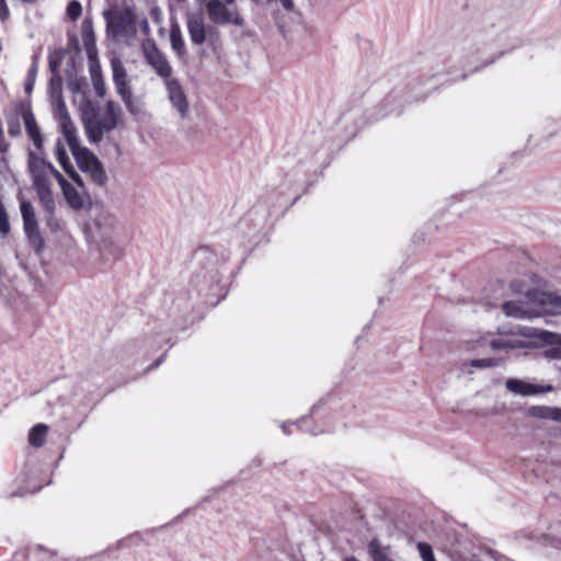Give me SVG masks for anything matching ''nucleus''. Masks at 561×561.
Segmentation results:
<instances>
[{
	"label": "nucleus",
	"instance_id": "nucleus-17",
	"mask_svg": "<svg viewBox=\"0 0 561 561\" xmlns=\"http://www.w3.org/2000/svg\"><path fill=\"white\" fill-rule=\"evenodd\" d=\"M66 141L62 139H58L56 141L55 146V157L64 171L67 173L68 176H73L75 179L78 178V172L73 168L72 163L70 162V159L68 157L67 150H66Z\"/></svg>",
	"mask_w": 561,
	"mask_h": 561
},
{
	"label": "nucleus",
	"instance_id": "nucleus-10",
	"mask_svg": "<svg viewBox=\"0 0 561 561\" xmlns=\"http://www.w3.org/2000/svg\"><path fill=\"white\" fill-rule=\"evenodd\" d=\"M506 389L517 396L529 397L552 391L551 386L535 385L522 379L511 378L505 382Z\"/></svg>",
	"mask_w": 561,
	"mask_h": 561
},
{
	"label": "nucleus",
	"instance_id": "nucleus-11",
	"mask_svg": "<svg viewBox=\"0 0 561 561\" xmlns=\"http://www.w3.org/2000/svg\"><path fill=\"white\" fill-rule=\"evenodd\" d=\"M25 233L33 241H39V230L35 210L30 202L23 201L20 205Z\"/></svg>",
	"mask_w": 561,
	"mask_h": 561
},
{
	"label": "nucleus",
	"instance_id": "nucleus-29",
	"mask_svg": "<svg viewBox=\"0 0 561 561\" xmlns=\"http://www.w3.org/2000/svg\"><path fill=\"white\" fill-rule=\"evenodd\" d=\"M23 1H24V2H26V3H34V2H36L37 0H23Z\"/></svg>",
	"mask_w": 561,
	"mask_h": 561
},
{
	"label": "nucleus",
	"instance_id": "nucleus-15",
	"mask_svg": "<svg viewBox=\"0 0 561 561\" xmlns=\"http://www.w3.org/2000/svg\"><path fill=\"white\" fill-rule=\"evenodd\" d=\"M501 365V360L493 357L474 358L462 363L461 371L467 375H473L476 370L491 369Z\"/></svg>",
	"mask_w": 561,
	"mask_h": 561
},
{
	"label": "nucleus",
	"instance_id": "nucleus-22",
	"mask_svg": "<svg viewBox=\"0 0 561 561\" xmlns=\"http://www.w3.org/2000/svg\"><path fill=\"white\" fill-rule=\"evenodd\" d=\"M48 433V426L45 424H38L34 426L28 434V443L34 447H41L45 440Z\"/></svg>",
	"mask_w": 561,
	"mask_h": 561
},
{
	"label": "nucleus",
	"instance_id": "nucleus-12",
	"mask_svg": "<svg viewBox=\"0 0 561 561\" xmlns=\"http://www.w3.org/2000/svg\"><path fill=\"white\" fill-rule=\"evenodd\" d=\"M504 313L512 318H533L535 316V305H533V296L527 302L508 301L502 306Z\"/></svg>",
	"mask_w": 561,
	"mask_h": 561
},
{
	"label": "nucleus",
	"instance_id": "nucleus-4",
	"mask_svg": "<svg viewBox=\"0 0 561 561\" xmlns=\"http://www.w3.org/2000/svg\"><path fill=\"white\" fill-rule=\"evenodd\" d=\"M208 18L211 22L219 25L232 24L241 26L243 18L237 10L229 9L227 3L220 0H209L207 5Z\"/></svg>",
	"mask_w": 561,
	"mask_h": 561
},
{
	"label": "nucleus",
	"instance_id": "nucleus-25",
	"mask_svg": "<svg viewBox=\"0 0 561 561\" xmlns=\"http://www.w3.org/2000/svg\"><path fill=\"white\" fill-rule=\"evenodd\" d=\"M483 345H484V337L470 339L463 343L465 350L469 351V352H476Z\"/></svg>",
	"mask_w": 561,
	"mask_h": 561
},
{
	"label": "nucleus",
	"instance_id": "nucleus-20",
	"mask_svg": "<svg viewBox=\"0 0 561 561\" xmlns=\"http://www.w3.org/2000/svg\"><path fill=\"white\" fill-rule=\"evenodd\" d=\"M170 43L172 49L176 53L179 57H183L185 55V42L181 32V27L175 22L171 24Z\"/></svg>",
	"mask_w": 561,
	"mask_h": 561
},
{
	"label": "nucleus",
	"instance_id": "nucleus-5",
	"mask_svg": "<svg viewBox=\"0 0 561 561\" xmlns=\"http://www.w3.org/2000/svg\"><path fill=\"white\" fill-rule=\"evenodd\" d=\"M71 181L66 180L64 176L59 179V186L62 192L64 198L69 207L80 209L85 203V192L81 176H69Z\"/></svg>",
	"mask_w": 561,
	"mask_h": 561
},
{
	"label": "nucleus",
	"instance_id": "nucleus-2",
	"mask_svg": "<svg viewBox=\"0 0 561 561\" xmlns=\"http://www.w3.org/2000/svg\"><path fill=\"white\" fill-rule=\"evenodd\" d=\"M28 172L31 174L33 186L43 207L51 211L55 209V197L53 193L54 182H59L62 176L55 167L42 159L39 156L30 152Z\"/></svg>",
	"mask_w": 561,
	"mask_h": 561
},
{
	"label": "nucleus",
	"instance_id": "nucleus-27",
	"mask_svg": "<svg viewBox=\"0 0 561 561\" xmlns=\"http://www.w3.org/2000/svg\"><path fill=\"white\" fill-rule=\"evenodd\" d=\"M53 211L54 210L49 211L50 215L47 219V226L49 227V229L51 231H59V230H61L62 225H61V221L53 215Z\"/></svg>",
	"mask_w": 561,
	"mask_h": 561
},
{
	"label": "nucleus",
	"instance_id": "nucleus-8",
	"mask_svg": "<svg viewBox=\"0 0 561 561\" xmlns=\"http://www.w3.org/2000/svg\"><path fill=\"white\" fill-rule=\"evenodd\" d=\"M142 50L147 62L154 69L158 76L164 79H171L172 68L165 57L157 49V47L147 42L142 45Z\"/></svg>",
	"mask_w": 561,
	"mask_h": 561
},
{
	"label": "nucleus",
	"instance_id": "nucleus-1",
	"mask_svg": "<svg viewBox=\"0 0 561 561\" xmlns=\"http://www.w3.org/2000/svg\"><path fill=\"white\" fill-rule=\"evenodd\" d=\"M489 345L494 353L505 354L517 350L550 346L545 353L546 356L550 358H561L560 337L548 331L534 328H524L517 332L500 334L491 339Z\"/></svg>",
	"mask_w": 561,
	"mask_h": 561
},
{
	"label": "nucleus",
	"instance_id": "nucleus-24",
	"mask_svg": "<svg viewBox=\"0 0 561 561\" xmlns=\"http://www.w3.org/2000/svg\"><path fill=\"white\" fill-rule=\"evenodd\" d=\"M417 551L420 553L422 561H436L435 557H434L433 549L430 545H427L425 542H419Z\"/></svg>",
	"mask_w": 561,
	"mask_h": 561
},
{
	"label": "nucleus",
	"instance_id": "nucleus-31",
	"mask_svg": "<svg viewBox=\"0 0 561 561\" xmlns=\"http://www.w3.org/2000/svg\"><path fill=\"white\" fill-rule=\"evenodd\" d=\"M10 134L14 135L15 134V128H10Z\"/></svg>",
	"mask_w": 561,
	"mask_h": 561
},
{
	"label": "nucleus",
	"instance_id": "nucleus-23",
	"mask_svg": "<svg viewBox=\"0 0 561 561\" xmlns=\"http://www.w3.org/2000/svg\"><path fill=\"white\" fill-rule=\"evenodd\" d=\"M113 126H114V124H111V125L105 126V127H95L93 125V123L90 122V123H88L85 125V130H87L88 138L92 142H98V141L101 140L104 129L108 130Z\"/></svg>",
	"mask_w": 561,
	"mask_h": 561
},
{
	"label": "nucleus",
	"instance_id": "nucleus-21",
	"mask_svg": "<svg viewBox=\"0 0 561 561\" xmlns=\"http://www.w3.org/2000/svg\"><path fill=\"white\" fill-rule=\"evenodd\" d=\"M23 119H24L25 128H26L28 136L33 140L34 145L37 148H41L42 136H41L39 129L36 125L35 118L33 117V115L31 113H25L23 116Z\"/></svg>",
	"mask_w": 561,
	"mask_h": 561
},
{
	"label": "nucleus",
	"instance_id": "nucleus-26",
	"mask_svg": "<svg viewBox=\"0 0 561 561\" xmlns=\"http://www.w3.org/2000/svg\"><path fill=\"white\" fill-rule=\"evenodd\" d=\"M81 12H82V7H81L80 2L72 1L68 4L67 14L69 15V18L71 20H77L80 16Z\"/></svg>",
	"mask_w": 561,
	"mask_h": 561
},
{
	"label": "nucleus",
	"instance_id": "nucleus-33",
	"mask_svg": "<svg viewBox=\"0 0 561 561\" xmlns=\"http://www.w3.org/2000/svg\"><path fill=\"white\" fill-rule=\"evenodd\" d=\"M26 90L30 91L31 90V84H27L26 85Z\"/></svg>",
	"mask_w": 561,
	"mask_h": 561
},
{
	"label": "nucleus",
	"instance_id": "nucleus-3",
	"mask_svg": "<svg viewBox=\"0 0 561 561\" xmlns=\"http://www.w3.org/2000/svg\"><path fill=\"white\" fill-rule=\"evenodd\" d=\"M72 156L79 169L88 173L95 183L103 184L105 182L106 174L101 162L88 148H77V150L72 152Z\"/></svg>",
	"mask_w": 561,
	"mask_h": 561
},
{
	"label": "nucleus",
	"instance_id": "nucleus-32",
	"mask_svg": "<svg viewBox=\"0 0 561 561\" xmlns=\"http://www.w3.org/2000/svg\"><path fill=\"white\" fill-rule=\"evenodd\" d=\"M10 134L14 135L15 134V128H10Z\"/></svg>",
	"mask_w": 561,
	"mask_h": 561
},
{
	"label": "nucleus",
	"instance_id": "nucleus-28",
	"mask_svg": "<svg viewBox=\"0 0 561 561\" xmlns=\"http://www.w3.org/2000/svg\"><path fill=\"white\" fill-rule=\"evenodd\" d=\"M10 16V9L8 7L7 0H0V20L7 21Z\"/></svg>",
	"mask_w": 561,
	"mask_h": 561
},
{
	"label": "nucleus",
	"instance_id": "nucleus-7",
	"mask_svg": "<svg viewBox=\"0 0 561 561\" xmlns=\"http://www.w3.org/2000/svg\"><path fill=\"white\" fill-rule=\"evenodd\" d=\"M167 98L173 110L184 117L188 112V100L182 85L174 78L164 81Z\"/></svg>",
	"mask_w": 561,
	"mask_h": 561
},
{
	"label": "nucleus",
	"instance_id": "nucleus-18",
	"mask_svg": "<svg viewBox=\"0 0 561 561\" xmlns=\"http://www.w3.org/2000/svg\"><path fill=\"white\" fill-rule=\"evenodd\" d=\"M527 414L535 419L561 422V409L559 408L534 405L528 409Z\"/></svg>",
	"mask_w": 561,
	"mask_h": 561
},
{
	"label": "nucleus",
	"instance_id": "nucleus-9",
	"mask_svg": "<svg viewBox=\"0 0 561 561\" xmlns=\"http://www.w3.org/2000/svg\"><path fill=\"white\" fill-rule=\"evenodd\" d=\"M533 305L536 317L561 313V297L552 293H535Z\"/></svg>",
	"mask_w": 561,
	"mask_h": 561
},
{
	"label": "nucleus",
	"instance_id": "nucleus-13",
	"mask_svg": "<svg viewBox=\"0 0 561 561\" xmlns=\"http://www.w3.org/2000/svg\"><path fill=\"white\" fill-rule=\"evenodd\" d=\"M187 28L190 33L191 42L195 45H202L206 42V26L204 19L199 14H193L188 16Z\"/></svg>",
	"mask_w": 561,
	"mask_h": 561
},
{
	"label": "nucleus",
	"instance_id": "nucleus-6",
	"mask_svg": "<svg viewBox=\"0 0 561 561\" xmlns=\"http://www.w3.org/2000/svg\"><path fill=\"white\" fill-rule=\"evenodd\" d=\"M57 111L59 115V127L62 134L61 139L66 141L71 152H73L77 148H81L78 138V130L70 119L65 103L60 100L58 101Z\"/></svg>",
	"mask_w": 561,
	"mask_h": 561
},
{
	"label": "nucleus",
	"instance_id": "nucleus-16",
	"mask_svg": "<svg viewBox=\"0 0 561 561\" xmlns=\"http://www.w3.org/2000/svg\"><path fill=\"white\" fill-rule=\"evenodd\" d=\"M113 79L118 93L127 100L130 96L129 88L126 80V70L122 62L117 59L112 60Z\"/></svg>",
	"mask_w": 561,
	"mask_h": 561
},
{
	"label": "nucleus",
	"instance_id": "nucleus-19",
	"mask_svg": "<svg viewBox=\"0 0 561 561\" xmlns=\"http://www.w3.org/2000/svg\"><path fill=\"white\" fill-rule=\"evenodd\" d=\"M368 552L373 561H394L388 548L382 547L377 540L368 545ZM344 561H358L355 558H346Z\"/></svg>",
	"mask_w": 561,
	"mask_h": 561
},
{
	"label": "nucleus",
	"instance_id": "nucleus-14",
	"mask_svg": "<svg viewBox=\"0 0 561 561\" xmlns=\"http://www.w3.org/2000/svg\"><path fill=\"white\" fill-rule=\"evenodd\" d=\"M93 226L96 233L95 238L103 242H111L114 239L115 224L110 216H98L93 221Z\"/></svg>",
	"mask_w": 561,
	"mask_h": 561
},
{
	"label": "nucleus",
	"instance_id": "nucleus-30",
	"mask_svg": "<svg viewBox=\"0 0 561 561\" xmlns=\"http://www.w3.org/2000/svg\"><path fill=\"white\" fill-rule=\"evenodd\" d=\"M224 2L227 4H231L233 2V0H224Z\"/></svg>",
	"mask_w": 561,
	"mask_h": 561
}]
</instances>
